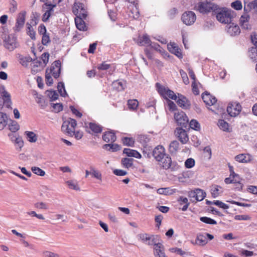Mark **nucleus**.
Masks as SVG:
<instances>
[{
	"instance_id": "4c0bfd02",
	"label": "nucleus",
	"mask_w": 257,
	"mask_h": 257,
	"mask_svg": "<svg viewBox=\"0 0 257 257\" xmlns=\"http://www.w3.org/2000/svg\"><path fill=\"white\" fill-rule=\"evenodd\" d=\"M218 125L219 128L223 131L229 132V124L225 120L223 119L219 120Z\"/></svg>"
},
{
	"instance_id": "5701e85b",
	"label": "nucleus",
	"mask_w": 257,
	"mask_h": 257,
	"mask_svg": "<svg viewBox=\"0 0 257 257\" xmlns=\"http://www.w3.org/2000/svg\"><path fill=\"white\" fill-rule=\"evenodd\" d=\"M168 48L172 53L175 54L179 58H182L183 55L181 51L175 43H170L168 45Z\"/></svg>"
},
{
	"instance_id": "1a4fd4ad",
	"label": "nucleus",
	"mask_w": 257,
	"mask_h": 257,
	"mask_svg": "<svg viewBox=\"0 0 257 257\" xmlns=\"http://www.w3.org/2000/svg\"><path fill=\"white\" fill-rule=\"evenodd\" d=\"M46 72H48L55 78H58L61 72V62L60 60L55 61L52 64L49 69L47 68L46 70Z\"/></svg>"
},
{
	"instance_id": "3c124183",
	"label": "nucleus",
	"mask_w": 257,
	"mask_h": 257,
	"mask_svg": "<svg viewBox=\"0 0 257 257\" xmlns=\"http://www.w3.org/2000/svg\"><path fill=\"white\" fill-rule=\"evenodd\" d=\"M34 206L39 209L47 210L48 209V204L43 202H38L35 203Z\"/></svg>"
},
{
	"instance_id": "c85d7f7f",
	"label": "nucleus",
	"mask_w": 257,
	"mask_h": 257,
	"mask_svg": "<svg viewBox=\"0 0 257 257\" xmlns=\"http://www.w3.org/2000/svg\"><path fill=\"white\" fill-rule=\"evenodd\" d=\"M138 44L140 46H149L151 45V41L149 36L146 34L139 38Z\"/></svg>"
},
{
	"instance_id": "393cba45",
	"label": "nucleus",
	"mask_w": 257,
	"mask_h": 257,
	"mask_svg": "<svg viewBox=\"0 0 257 257\" xmlns=\"http://www.w3.org/2000/svg\"><path fill=\"white\" fill-rule=\"evenodd\" d=\"M86 18H82V17L77 16L75 19V23L77 28L80 31H86L87 27L85 25V23L83 21Z\"/></svg>"
},
{
	"instance_id": "b1692460",
	"label": "nucleus",
	"mask_w": 257,
	"mask_h": 257,
	"mask_svg": "<svg viewBox=\"0 0 257 257\" xmlns=\"http://www.w3.org/2000/svg\"><path fill=\"white\" fill-rule=\"evenodd\" d=\"M16 57L19 63L24 67H27L29 63L33 61V59L29 56H24L20 54H17Z\"/></svg>"
},
{
	"instance_id": "f704fd0d",
	"label": "nucleus",
	"mask_w": 257,
	"mask_h": 257,
	"mask_svg": "<svg viewBox=\"0 0 257 257\" xmlns=\"http://www.w3.org/2000/svg\"><path fill=\"white\" fill-rule=\"evenodd\" d=\"M88 124L89 128L94 133H100L102 131V127L98 124L89 122Z\"/></svg>"
},
{
	"instance_id": "a878e982",
	"label": "nucleus",
	"mask_w": 257,
	"mask_h": 257,
	"mask_svg": "<svg viewBox=\"0 0 257 257\" xmlns=\"http://www.w3.org/2000/svg\"><path fill=\"white\" fill-rule=\"evenodd\" d=\"M102 139L104 141L107 143H113L116 141V137L114 133L112 132H108L103 135Z\"/></svg>"
},
{
	"instance_id": "338daca9",
	"label": "nucleus",
	"mask_w": 257,
	"mask_h": 257,
	"mask_svg": "<svg viewBox=\"0 0 257 257\" xmlns=\"http://www.w3.org/2000/svg\"><path fill=\"white\" fill-rule=\"evenodd\" d=\"M50 42L49 36L46 34L42 36V43L44 45H47Z\"/></svg>"
},
{
	"instance_id": "ea45409f",
	"label": "nucleus",
	"mask_w": 257,
	"mask_h": 257,
	"mask_svg": "<svg viewBox=\"0 0 257 257\" xmlns=\"http://www.w3.org/2000/svg\"><path fill=\"white\" fill-rule=\"evenodd\" d=\"M133 159L124 158L121 160V164L125 168H129L133 166Z\"/></svg>"
},
{
	"instance_id": "c9c22d12",
	"label": "nucleus",
	"mask_w": 257,
	"mask_h": 257,
	"mask_svg": "<svg viewBox=\"0 0 257 257\" xmlns=\"http://www.w3.org/2000/svg\"><path fill=\"white\" fill-rule=\"evenodd\" d=\"M219 189H221V187L218 185L212 186L211 188V195L213 198H216L221 193Z\"/></svg>"
},
{
	"instance_id": "c756f323",
	"label": "nucleus",
	"mask_w": 257,
	"mask_h": 257,
	"mask_svg": "<svg viewBox=\"0 0 257 257\" xmlns=\"http://www.w3.org/2000/svg\"><path fill=\"white\" fill-rule=\"evenodd\" d=\"M103 149H105L108 151L115 152L120 150V146L116 144H105L102 147Z\"/></svg>"
},
{
	"instance_id": "412c9836",
	"label": "nucleus",
	"mask_w": 257,
	"mask_h": 257,
	"mask_svg": "<svg viewBox=\"0 0 257 257\" xmlns=\"http://www.w3.org/2000/svg\"><path fill=\"white\" fill-rule=\"evenodd\" d=\"M202 98L204 103L209 106L214 104L217 102L216 97L211 95L207 92H205L202 94Z\"/></svg>"
},
{
	"instance_id": "13d9d810",
	"label": "nucleus",
	"mask_w": 257,
	"mask_h": 257,
	"mask_svg": "<svg viewBox=\"0 0 257 257\" xmlns=\"http://www.w3.org/2000/svg\"><path fill=\"white\" fill-rule=\"evenodd\" d=\"M46 83L48 86H51L53 83V80L52 78V74L46 72L45 75Z\"/></svg>"
},
{
	"instance_id": "052dcab7",
	"label": "nucleus",
	"mask_w": 257,
	"mask_h": 257,
	"mask_svg": "<svg viewBox=\"0 0 257 257\" xmlns=\"http://www.w3.org/2000/svg\"><path fill=\"white\" fill-rule=\"evenodd\" d=\"M51 106L54 109L55 112H59L63 109V105L61 103H51Z\"/></svg>"
},
{
	"instance_id": "f257e3e1",
	"label": "nucleus",
	"mask_w": 257,
	"mask_h": 257,
	"mask_svg": "<svg viewBox=\"0 0 257 257\" xmlns=\"http://www.w3.org/2000/svg\"><path fill=\"white\" fill-rule=\"evenodd\" d=\"M139 236L144 243L148 245H154V254L156 257H167L163 244L157 242L155 236L150 235L147 233L140 234Z\"/></svg>"
},
{
	"instance_id": "58836bf2",
	"label": "nucleus",
	"mask_w": 257,
	"mask_h": 257,
	"mask_svg": "<svg viewBox=\"0 0 257 257\" xmlns=\"http://www.w3.org/2000/svg\"><path fill=\"white\" fill-rule=\"evenodd\" d=\"M58 90L60 94L63 96L65 97L67 95L66 91L65 89L64 84L62 82H59L57 85Z\"/></svg>"
},
{
	"instance_id": "dca6fc26",
	"label": "nucleus",
	"mask_w": 257,
	"mask_h": 257,
	"mask_svg": "<svg viewBox=\"0 0 257 257\" xmlns=\"http://www.w3.org/2000/svg\"><path fill=\"white\" fill-rule=\"evenodd\" d=\"M1 95L4 99V104L7 108H11L12 101L10 94L6 90L5 86H3L0 88Z\"/></svg>"
},
{
	"instance_id": "e433bc0d",
	"label": "nucleus",
	"mask_w": 257,
	"mask_h": 257,
	"mask_svg": "<svg viewBox=\"0 0 257 257\" xmlns=\"http://www.w3.org/2000/svg\"><path fill=\"white\" fill-rule=\"evenodd\" d=\"M127 105L130 110H135L138 107L139 102L137 99H130L127 101Z\"/></svg>"
},
{
	"instance_id": "de8ad7c7",
	"label": "nucleus",
	"mask_w": 257,
	"mask_h": 257,
	"mask_svg": "<svg viewBox=\"0 0 257 257\" xmlns=\"http://www.w3.org/2000/svg\"><path fill=\"white\" fill-rule=\"evenodd\" d=\"M189 125L191 128L196 131H199L200 128L199 123L195 119H192Z\"/></svg>"
},
{
	"instance_id": "680f3d73",
	"label": "nucleus",
	"mask_w": 257,
	"mask_h": 257,
	"mask_svg": "<svg viewBox=\"0 0 257 257\" xmlns=\"http://www.w3.org/2000/svg\"><path fill=\"white\" fill-rule=\"evenodd\" d=\"M90 170L91 171V174L94 177L98 180H101V174L99 171L95 170L94 168H91Z\"/></svg>"
},
{
	"instance_id": "6e6552de",
	"label": "nucleus",
	"mask_w": 257,
	"mask_h": 257,
	"mask_svg": "<svg viewBox=\"0 0 257 257\" xmlns=\"http://www.w3.org/2000/svg\"><path fill=\"white\" fill-rule=\"evenodd\" d=\"M174 118L177 123L178 125L181 126L182 127L186 128L188 125V118L183 111H181L174 114Z\"/></svg>"
},
{
	"instance_id": "864d4df0",
	"label": "nucleus",
	"mask_w": 257,
	"mask_h": 257,
	"mask_svg": "<svg viewBox=\"0 0 257 257\" xmlns=\"http://www.w3.org/2000/svg\"><path fill=\"white\" fill-rule=\"evenodd\" d=\"M50 11H51V9L50 10L47 9V10L46 11L45 13L43 15L42 18V20L43 22L46 23V22H47L49 21V18L51 17V16L52 15V14L53 13L51 12H50Z\"/></svg>"
},
{
	"instance_id": "e2e57ef3",
	"label": "nucleus",
	"mask_w": 257,
	"mask_h": 257,
	"mask_svg": "<svg viewBox=\"0 0 257 257\" xmlns=\"http://www.w3.org/2000/svg\"><path fill=\"white\" fill-rule=\"evenodd\" d=\"M234 219L236 220H249L251 217L247 215H237L235 216Z\"/></svg>"
},
{
	"instance_id": "20e7f679",
	"label": "nucleus",
	"mask_w": 257,
	"mask_h": 257,
	"mask_svg": "<svg viewBox=\"0 0 257 257\" xmlns=\"http://www.w3.org/2000/svg\"><path fill=\"white\" fill-rule=\"evenodd\" d=\"M4 46L10 51H12L17 48L19 45L17 37L14 34H10L5 37Z\"/></svg>"
},
{
	"instance_id": "4d7b16f0",
	"label": "nucleus",
	"mask_w": 257,
	"mask_h": 257,
	"mask_svg": "<svg viewBox=\"0 0 257 257\" xmlns=\"http://www.w3.org/2000/svg\"><path fill=\"white\" fill-rule=\"evenodd\" d=\"M17 10V3L15 0H11L10 7L9 8L10 12L14 13Z\"/></svg>"
},
{
	"instance_id": "bb28decb",
	"label": "nucleus",
	"mask_w": 257,
	"mask_h": 257,
	"mask_svg": "<svg viewBox=\"0 0 257 257\" xmlns=\"http://www.w3.org/2000/svg\"><path fill=\"white\" fill-rule=\"evenodd\" d=\"M123 153L128 157H133L137 159H140L142 157L141 155L137 151L128 148H124Z\"/></svg>"
},
{
	"instance_id": "cd10ccee",
	"label": "nucleus",
	"mask_w": 257,
	"mask_h": 257,
	"mask_svg": "<svg viewBox=\"0 0 257 257\" xmlns=\"http://www.w3.org/2000/svg\"><path fill=\"white\" fill-rule=\"evenodd\" d=\"M207 242L208 240L204 233L197 234L196 239V244L199 245L204 246L206 245Z\"/></svg>"
},
{
	"instance_id": "473e14b6",
	"label": "nucleus",
	"mask_w": 257,
	"mask_h": 257,
	"mask_svg": "<svg viewBox=\"0 0 257 257\" xmlns=\"http://www.w3.org/2000/svg\"><path fill=\"white\" fill-rule=\"evenodd\" d=\"M8 124V117L5 113L0 111V131L4 129Z\"/></svg>"
},
{
	"instance_id": "f03ea898",
	"label": "nucleus",
	"mask_w": 257,
	"mask_h": 257,
	"mask_svg": "<svg viewBox=\"0 0 257 257\" xmlns=\"http://www.w3.org/2000/svg\"><path fill=\"white\" fill-rule=\"evenodd\" d=\"M214 14L216 19L221 23L228 24L231 22L233 12L226 8H219L217 6L215 9Z\"/></svg>"
},
{
	"instance_id": "c03bdc74",
	"label": "nucleus",
	"mask_w": 257,
	"mask_h": 257,
	"mask_svg": "<svg viewBox=\"0 0 257 257\" xmlns=\"http://www.w3.org/2000/svg\"><path fill=\"white\" fill-rule=\"evenodd\" d=\"M66 183L69 188L75 190H80V188L76 181L73 180H69L67 181Z\"/></svg>"
},
{
	"instance_id": "0e129e2a",
	"label": "nucleus",
	"mask_w": 257,
	"mask_h": 257,
	"mask_svg": "<svg viewBox=\"0 0 257 257\" xmlns=\"http://www.w3.org/2000/svg\"><path fill=\"white\" fill-rule=\"evenodd\" d=\"M28 34L29 35V36L30 37V38L33 39V40H35L36 39V37H35V34H36V32L35 31L33 30V29L32 28V26L30 25L28 27Z\"/></svg>"
},
{
	"instance_id": "f3484780",
	"label": "nucleus",
	"mask_w": 257,
	"mask_h": 257,
	"mask_svg": "<svg viewBox=\"0 0 257 257\" xmlns=\"http://www.w3.org/2000/svg\"><path fill=\"white\" fill-rule=\"evenodd\" d=\"M177 104L183 109H188L189 108L191 103L188 99L184 95L178 94L177 100Z\"/></svg>"
},
{
	"instance_id": "7ed1b4c3",
	"label": "nucleus",
	"mask_w": 257,
	"mask_h": 257,
	"mask_svg": "<svg viewBox=\"0 0 257 257\" xmlns=\"http://www.w3.org/2000/svg\"><path fill=\"white\" fill-rule=\"evenodd\" d=\"M217 5L205 0L204 2H199L196 6L197 10L201 13L205 14L211 11L214 13Z\"/></svg>"
},
{
	"instance_id": "ddd939ff",
	"label": "nucleus",
	"mask_w": 257,
	"mask_h": 257,
	"mask_svg": "<svg viewBox=\"0 0 257 257\" xmlns=\"http://www.w3.org/2000/svg\"><path fill=\"white\" fill-rule=\"evenodd\" d=\"M26 12L21 11L18 15L15 26V31L19 32L23 28L26 20Z\"/></svg>"
},
{
	"instance_id": "2eb2a0df",
	"label": "nucleus",
	"mask_w": 257,
	"mask_h": 257,
	"mask_svg": "<svg viewBox=\"0 0 257 257\" xmlns=\"http://www.w3.org/2000/svg\"><path fill=\"white\" fill-rule=\"evenodd\" d=\"M166 155L164 148L162 146H158L152 151V156L157 161L161 160Z\"/></svg>"
},
{
	"instance_id": "49530a36",
	"label": "nucleus",
	"mask_w": 257,
	"mask_h": 257,
	"mask_svg": "<svg viewBox=\"0 0 257 257\" xmlns=\"http://www.w3.org/2000/svg\"><path fill=\"white\" fill-rule=\"evenodd\" d=\"M137 140L138 142H139L143 145H146L149 141V138L145 135H138Z\"/></svg>"
},
{
	"instance_id": "9b49d317",
	"label": "nucleus",
	"mask_w": 257,
	"mask_h": 257,
	"mask_svg": "<svg viewBox=\"0 0 257 257\" xmlns=\"http://www.w3.org/2000/svg\"><path fill=\"white\" fill-rule=\"evenodd\" d=\"M175 135L182 144H186L189 141L187 132L182 127H177L175 131Z\"/></svg>"
},
{
	"instance_id": "37998d69",
	"label": "nucleus",
	"mask_w": 257,
	"mask_h": 257,
	"mask_svg": "<svg viewBox=\"0 0 257 257\" xmlns=\"http://www.w3.org/2000/svg\"><path fill=\"white\" fill-rule=\"evenodd\" d=\"M248 55L253 61L257 60V48H251L248 52Z\"/></svg>"
},
{
	"instance_id": "603ef678",
	"label": "nucleus",
	"mask_w": 257,
	"mask_h": 257,
	"mask_svg": "<svg viewBox=\"0 0 257 257\" xmlns=\"http://www.w3.org/2000/svg\"><path fill=\"white\" fill-rule=\"evenodd\" d=\"M9 130L12 132L15 133L18 131L20 128V126L18 123L15 121H13L11 124L9 125Z\"/></svg>"
},
{
	"instance_id": "6e6d98bb",
	"label": "nucleus",
	"mask_w": 257,
	"mask_h": 257,
	"mask_svg": "<svg viewBox=\"0 0 257 257\" xmlns=\"http://www.w3.org/2000/svg\"><path fill=\"white\" fill-rule=\"evenodd\" d=\"M195 160L192 158H188L185 162V167L186 168H192L195 165Z\"/></svg>"
},
{
	"instance_id": "5fc2aeb1",
	"label": "nucleus",
	"mask_w": 257,
	"mask_h": 257,
	"mask_svg": "<svg viewBox=\"0 0 257 257\" xmlns=\"http://www.w3.org/2000/svg\"><path fill=\"white\" fill-rule=\"evenodd\" d=\"M231 6L232 8L236 10H240L242 8V3L239 0H237L234 2H232L231 4Z\"/></svg>"
},
{
	"instance_id": "a211bd4d",
	"label": "nucleus",
	"mask_w": 257,
	"mask_h": 257,
	"mask_svg": "<svg viewBox=\"0 0 257 257\" xmlns=\"http://www.w3.org/2000/svg\"><path fill=\"white\" fill-rule=\"evenodd\" d=\"M226 30L228 34L231 36H234L239 35L240 33V30L237 25L234 23H229L226 27Z\"/></svg>"
},
{
	"instance_id": "bf43d9fd",
	"label": "nucleus",
	"mask_w": 257,
	"mask_h": 257,
	"mask_svg": "<svg viewBox=\"0 0 257 257\" xmlns=\"http://www.w3.org/2000/svg\"><path fill=\"white\" fill-rule=\"evenodd\" d=\"M232 180L234 181V182H232V183L236 184L237 186L236 187V189H237L238 190H241L242 189L243 185L240 183V178L238 177H235L234 178H232Z\"/></svg>"
},
{
	"instance_id": "0eeeda50",
	"label": "nucleus",
	"mask_w": 257,
	"mask_h": 257,
	"mask_svg": "<svg viewBox=\"0 0 257 257\" xmlns=\"http://www.w3.org/2000/svg\"><path fill=\"white\" fill-rule=\"evenodd\" d=\"M242 107L238 102H232L229 103L227 107L228 113L232 117L237 116L240 112Z\"/></svg>"
},
{
	"instance_id": "79ce46f5",
	"label": "nucleus",
	"mask_w": 257,
	"mask_h": 257,
	"mask_svg": "<svg viewBox=\"0 0 257 257\" xmlns=\"http://www.w3.org/2000/svg\"><path fill=\"white\" fill-rule=\"evenodd\" d=\"M124 145L133 147L135 144L134 139L133 138L124 137L122 139Z\"/></svg>"
},
{
	"instance_id": "774afa93",
	"label": "nucleus",
	"mask_w": 257,
	"mask_h": 257,
	"mask_svg": "<svg viewBox=\"0 0 257 257\" xmlns=\"http://www.w3.org/2000/svg\"><path fill=\"white\" fill-rule=\"evenodd\" d=\"M168 106L169 109L172 111L175 110L177 108L175 103L169 99H168Z\"/></svg>"
},
{
	"instance_id": "a19ab883",
	"label": "nucleus",
	"mask_w": 257,
	"mask_h": 257,
	"mask_svg": "<svg viewBox=\"0 0 257 257\" xmlns=\"http://www.w3.org/2000/svg\"><path fill=\"white\" fill-rule=\"evenodd\" d=\"M236 161L240 163H247L249 160V158H247V155L244 154H239L235 157Z\"/></svg>"
},
{
	"instance_id": "69168bd1",
	"label": "nucleus",
	"mask_w": 257,
	"mask_h": 257,
	"mask_svg": "<svg viewBox=\"0 0 257 257\" xmlns=\"http://www.w3.org/2000/svg\"><path fill=\"white\" fill-rule=\"evenodd\" d=\"M180 74L185 84H188L189 83V79L186 73L183 70H180Z\"/></svg>"
},
{
	"instance_id": "09e8293b",
	"label": "nucleus",
	"mask_w": 257,
	"mask_h": 257,
	"mask_svg": "<svg viewBox=\"0 0 257 257\" xmlns=\"http://www.w3.org/2000/svg\"><path fill=\"white\" fill-rule=\"evenodd\" d=\"M31 170L34 174L40 176H44L45 175V171L39 167H32Z\"/></svg>"
},
{
	"instance_id": "a18cd8bd",
	"label": "nucleus",
	"mask_w": 257,
	"mask_h": 257,
	"mask_svg": "<svg viewBox=\"0 0 257 257\" xmlns=\"http://www.w3.org/2000/svg\"><path fill=\"white\" fill-rule=\"evenodd\" d=\"M200 220L203 223L208 224L215 225L217 224V222L215 220L208 217H201Z\"/></svg>"
},
{
	"instance_id": "2f4dec72",
	"label": "nucleus",
	"mask_w": 257,
	"mask_h": 257,
	"mask_svg": "<svg viewBox=\"0 0 257 257\" xmlns=\"http://www.w3.org/2000/svg\"><path fill=\"white\" fill-rule=\"evenodd\" d=\"M25 135L27 140L30 143H35L37 141L38 136L33 132L26 131Z\"/></svg>"
},
{
	"instance_id": "39448f33",
	"label": "nucleus",
	"mask_w": 257,
	"mask_h": 257,
	"mask_svg": "<svg viewBox=\"0 0 257 257\" xmlns=\"http://www.w3.org/2000/svg\"><path fill=\"white\" fill-rule=\"evenodd\" d=\"M156 87L158 93L165 99H168V97L173 100H177V96L174 92L168 88L161 85L159 83L156 84Z\"/></svg>"
},
{
	"instance_id": "7c9ffc66",
	"label": "nucleus",
	"mask_w": 257,
	"mask_h": 257,
	"mask_svg": "<svg viewBox=\"0 0 257 257\" xmlns=\"http://www.w3.org/2000/svg\"><path fill=\"white\" fill-rule=\"evenodd\" d=\"M179 143L177 141L171 142L169 147V151L171 154H176L179 148Z\"/></svg>"
},
{
	"instance_id": "4468645a",
	"label": "nucleus",
	"mask_w": 257,
	"mask_h": 257,
	"mask_svg": "<svg viewBox=\"0 0 257 257\" xmlns=\"http://www.w3.org/2000/svg\"><path fill=\"white\" fill-rule=\"evenodd\" d=\"M73 12L76 16L86 18V11L84 5L82 3H78L74 4L73 8Z\"/></svg>"
},
{
	"instance_id": "aec40b11",
	"label": "nucleus",
	"mask_w": 257,
	"mask_h": 257,
	"mask_svg": "<svg viewBox=\"0 0 257 257\" xmlns=\"http://www.w3.org/2000/svg\"><path fill=\"white\" fill-rule=\"evenodd\" d=\"M243 10L246 14H248L251 10L257 11V0H254L250 2L244 1Z\"/></svg>"
},
{
	"instance_id": "8fccbe9b",
	"label": "nucleus",
	"mask_w": 257,
	"mask_h": 257,
	"mask_svg": "<svg viewBox=\"0 0 257 257\" xmlns=\"http://www.w3.org/2000/svg\"><path fill=\"white\" fill-rule=\"evenodd\" d=\"M48 96L50 98V101H54L58 99V94L56 91H48Z\"/></svg>"
},
{
	"instance_id": "72a5a7b5",
	"label": "nucleus",
	"mask_w": 257,
	"mask_h": 257,
	"mask_svg": "<svg viewBox=\"0 0 257 257\" xmlns=\"http://www.w3.org/2000/svg\"><path fill=\"white\" fill-rule=\"evenodd\" d=\"M177 192L176 189H170L169 188H159L157 190V193L159 194L171 195Z\"/></svg>"
},
{
	"instance_id": "f8f14e48",
	"label": "nucleus",
	"mask_w": 257,
	"mask_h": 257,
	"mask_svg": "<svg viewBox=\"0 0 257 257\" xmlns=\"http://www.w3.org/2000/svg\"><path fill=\"white\" fill-rule=\"evenodd\" d=\"M181 19L182 22L186 25H191L196 21V16L194 12L187 11L183 14Z\"/></svg>"
},
{
	"instance_id": "423d86ee",
	"label": "nucleus",
	"mask_w": 257,
	"mask_h": 257,
	"mask_svg": "<svg viewBox=\"0 0 257 257\" xmlns=\"http://www.w3.org/2000/svg\"><path fill=\"white\" fill-rule=\"evenodd\" d=\"M77 125V122L75 119L69 118L67 120L63 122L61 130L63 132L72 136L74 131Z\"/></svg>"
},
{
	"instance_id": "6ab92c4d",
	"label": "nucleus",
	"mask_w": 257,
	"mask_h": 257,
	"mask_svg": "<svg viewBox=\"0 0 257 257\" xmlns=\"http://www.w3.org/2000/svg\"><path fill=\"white\" fill-rule=\"evenodd\" d=\"M250 17L248 14L244 13L241 16L239 20V24L242 29L250 30L251 29V25L249 23Z\"/></svg>"
},
{
	"instance_id": "4be33fe9",
	"label": "nucleus",
	"mask_w": 257,
	"mask_h": 257,
	"mask_svg": "<svg viewBox=\"0 0 257 257\" xmlns=\"http://www.w3.org/2000/svg\"><path fill=\"white\" fill-rule=\"evenodd\" d=\"M159 165L163 169L165 170L169 169L171 166V158L168 155L166 154L165 157H163L161 160L158 161Z\"/></svg>"
},
{
	"instance_id": "9d476101",
	"label": "nucleus",
	"mask_w": 257,
	"mask_h": 257,
	"mask_svg": "<svg viewBox=\"0 0 257 257\" xmlns=\"http://www.w3.org/2000/svg\"><path fill=\"white\" fill-rule=\"evenodd\" d=\"M188 196L191 198V200L193 202L201 201L205 197L206 193L201 189H197L190 192Z\"/></svg>"
}]
</instances>
